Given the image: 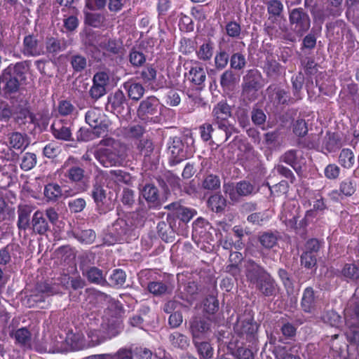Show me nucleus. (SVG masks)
Returning a JSON list of instances; mask_svg holds the SVG:
<instances>
[{
	"label": "nucleus",
	"instance_id": "54",
	"mask_svg": "<svg viewBox=\"0 0 359 359\" xmlns=\"http://www.w3.org/2000/svg\"><path fill=\"white\" fill-rule=\"evenodd\" d=\"M147 130L145 127L141 124H134L129 126L126 128V134L129 138L140 140L143 137Z\"/></svg>",
	"mask_w": 359,
	"mask_h": 359
},
{
	"label": "nucleus",
	"instance_id": "61",
	"mask_svg": "<svg viewBox=\"0 0 359 359\" xmlns=\"http://www.w3.org/2000/svg\"><path fill=\"white\" fill-rule=\"evenodd\" d=\"M74 236L81 243L91 244L94 242L96 235L92 229H86L74 233Z\"/></svg>",
	"mask_w": 359,
	"mask_h": 359
},
{
	"label": "nucleus",
	"instance_id": "2",
	"mask_svg": "<svg viewBox=\"0 0 359 359\" xmlns=\"http://www.w3.org/2000/svg\"><path fill=\"white\" fill-rule=\"evenodd\" d=\"M104 146L96 149L94 152L95 158L105 168L120 166L125 161V154L120 143L114 139H103L100 142Z\"/></svg>",
	"mask_w": 359,
	"mask_h": 359
},
{
	"label": "nucleus",
	"instance_id": "46",
	"mask_svg": "<svg viewBox=\"0 0 359 359\" xmlns=\"http://www.w3.org/2000/svg\"><path fill=\"white\" fill-rule=\"evenodd\" d=\"M214 60L216 69L222 70L225 69L229 61L228 51L225 48L219 47V50L215 54Z\"/></svg>",
	"mask_w": 359,
	"mask_h": 359
},
{
	"label": "nucleus",
	"instance_id": "35",
	"mask_svg": "<svg viewBox=\"0 0 359 359\" xmlns=\"http://www.w3.org/2000/svg\"><path fill=\"white\" fill-rule=\"evenodd\" d=\"M200 340L201 339H196L192 341L200 358H211L214 353L212 345L208 341H201Z\"/></svg>",
	"mask_w": 359,
	"mask_h": 359
},
{
	"label": "nucleus",
	"instance_id": "60",
	"mask_svg": "<svg viewBox=\"0 0 359 359\" xmlns=\"http://www.w3.org/2000/svg\"><path fill=\"white\" fill-rule=\"evenodd\" d=\"M230 67L231 69L242 70L246 65V60L245 56L241 53H235L232 54L230 59Z\"/></svg>",
	"mask_w": 359,
	"mask_h": 359
},
{
	"label": "nucleus",
	"instance_id": "28",
	"mask_svg": "<svg viewBox=\"0 0 359 359\" xmlns=\"http://www.w3.org/2000/svg\"><path fill=\"white\" fill-rule=\"evenodd\" d=\"M341 146L339 135L334 133H327L322 139L320 150H325L328 152H334Z\"/></svg>",
	"mask_w": 359,
	"mask_h": 359
},
{
	"label": "nucleus",
	"instance_id": "1",
	"mask_svg": "<svg viewBox=\"0 0 359 359\" xmlns=\"http://www.w3.org/2000/svg\"><path fill=\"white\" fill-rule=\"evenodd\" d=\"M247 280L264 297L276 296L278 285L271 275L255 261L249 259L245 265Z\"/></svg>",
	"mask_w": 359,
	"mask_h": 359
},
{
	"label": "nucleus",
	"instance_id": "18",
	"mask_svg": "<svg viewBox=\"0 0 359 359\" xmlns=\"http://www.w3.org/2000/svg\"><path fill=\"white\" fill-rule=\"evenodd\" d=\"M29 228L39 235H45L50 231V227L43 212L37 210L33 214Z\"/></svg>",
	"mask_w": 359,
	"mask_h": 359
},
{
	"label": "nucleus",
	"instance_id": "37",
	"mask_svg": "<svg viewBox=\"0 0 359 359\" xmlns=\"http://www.w3.org/2000/svg\"><path fill=\"white\" fill-rule=\"evenodd\" d=\"M208 205L212 211L221 212L226 206V199L219 193L215 194L209 197Z\"/></svg>",
	"mask_w": 359,
	"mask_h": 359
},
{
	"label": "nucleus",
	"instance_id": "62",
	"mask_svg": "<svg viewBox=\"0 0 359 359\" xmlns=\"http://www.w3.org/2000/svg\"><path fill=\"white\" fill-rule=\"evenodd\" d=\"M88 94L90 99L94 102H96L107 94V88L102 85H99L93 82V85L90 88Z\"/></svg>",
	"mask_w": 359,
	"mask_h": 359
},
{
	"label": "nucleus",
	"instance_id": "25",
	"mask_svg": "<svg viewBox=\"0 0 359 359\" xmlns=\"http://www.w3.org/2000/svg\"><path fill=\"white\" fill-rule=\"evenodd\" d=\"M82 274L90 283L105 286L107 285V280L103 274L102 270L96 266L82 268Z\"/></svg>",
	"mask_w": 359,
	"mask_h": 359
},
{
	"label": "nucleus",
	"instance_id": "5",
	"mask_svg": "<svg viewBox=\"0 0 359 359\" xmlns=\"http://www.w3.org/2000/svg\"><path fill=\"white\" fill-rule=\"evenodd\" d=\"M76 162V160L73 157H69L63 165V168L66 169L64 176L68 180V182L76 185L78 192L85 191L88 189V175L83 168L74 164L70 165V162Z\"/></svg>",
	"mask_w": 359,
	"mask_h": 359
},
{
	"label": "nucleus",
	"instance_id": "59",
	"mask_svg": "<svg viewBox=\"0 0 359 359\" xmlns=\"http://www.w3.org/2000/svg\"><path fill=\"white\" fill-rule=\"evenodd\" d=\"M277 235L273 232H264L259 237V241L266 248H273L277 243Z\"/></svg>",
	"mask_w": 359,
	"mask_h": 359
},
{
	"label": "nucleus",
	"instance_id": "6",
	"mask_svg": "<svg viewBox=\"0 0 359 359\" xmlns=\"http://www.w3.org/2000/svg\"><path fill=\"white\" fill-rule=\"evenodd\" d=\"M223 191L227 194L233 203H238L241 197H248L256 194L259 189L252 183L247 180H242L233 183H224Z\"/></svg>",
	"mask_w": 359,
	"mask_h": 359
},
{
	"label": "nucleus",
	"instance_id": "10",
	"mask_svg": "<svg viewBox=\"0 0 359 359\" xmlns=\"http://www.w3.org/2000/svg\"><path fill=\"white\" fill-rule=\"evenodd\" d=\"M106 109L117 116H125L129 113L128 100L122 90H117L108 95Z\"/></svg>",
	"mask_w": 359,
	"mask_h": 359
},
{
	"label": "nucleus",
	"instance_id": "58",
	"mask_svg": "<svg viewBox=\"0 0 359 359\" xmlns=\"http://www.w3.org/2000/svg\"><path fill=\"white\" fill-rule=\"evenodd\" d=\"M280 332L286 339H293L297 334V327L292 323L282 320Z\"/></svg>",
	"mask_w": 359,
	"mask_h": 359
},
{
	"label": "nucleus",
	"instance_id": "47",
	"mask_svg": "<svg viewBox=\"0 0 359 359\" xmlns=\"http://www.w3.org/2000/svg\"><path fill=\"white\" fill-rule=\"evenodd\" d=\"M130 223L123 218L117 219L112 224L111 231L117 236L126 235L131 229Z\"/></svg>",
	"mask_w": 359,
	"mask_h": 359
},
{
	"label": "nucleus",
	"instance_id": "52",
	"mask_svg": "<svg viewBox=\"0 0 359 359\" xmlns=\"http://www.w3.org/2000/svg\"><path fill=\"white\" fill-rule=\"evenodd\" d=\"M169 338L172 346L184 350L189 346L188 337L182 333L174 332L170 335Z\"/></svg>",
	"mask_w": 359,
	"mask_h": 359
},
{
	"label": "nucleus",
	"instance_id": "33",
	"mask_svg": "<svg viewBox=\"0 0 359 359\" xmlns=\"http://www.w3.org/2000/svg\"><path fill=\"white\" fill-rule=\"evenodd\" d=\"M267 12L269 15V21L276 22L277 19L281 17L284 6L279 0H269L266 2Z\"/></svg>",
	"mask_w": 359,
	"mask_h": 359
},
{
	"label": "nucleus",
	"instance_id": "50",
	"mask_svg": "<svg viewBox=\"0 0 359 359\" xmlns=\"http://www.w3.org/2000/svg\"><path fill=\"white\" fill-rule=\"evenodd\" d=\"M220 185L221 182L219 177L213 174L206 175L202 182L203 188L210 191L219 189Z\"/></svg>",
	"mask_w": 359,
	"mask_h": 359
},
{
	"label": "nucleus",
	"instance_id": "63",
	"mask_svg": "<svg viewBox=\"0 0 359 359\" xmlns=\"http://www.w3.org/2000/svg\"><path fill=\"white\" fill-rule=\"evenodd\" d=\"M356 183L353 180L347 179L340 184V193L346 196H352L355 191Z\"/></svg>",
	"mask_w": 359,
	"mask_h": 359
},
{
	"label": "nucleus",
	"instance_id": "30",
	"mask_svg": "<svg viewBox=\"0 0 359 359\" xmlns=\"http://www.w3.org/2000/svg\"><path fill=\"white\" fill-rule=\"evenodd\" d=\"M63 13V22L65 28L69 31H74L79 25V20L76 15L78 11L74 7H69V8H62Z\"/></svg>",
	"mask_w": 359,
	"mask_h": 359
},
{
	"label": "nucleus",
	"instance_id": "55",
	"mask_svg": "<svg viewBox=\"0 0 359 359\" xmlns=\"http://www.w3.org/2000/svg\"><path fill=\"white\" fill-rule=\"evenodd\" d=\"M147 290L155 296H161L168 292V287L161 281H152L148 283Z\"/></svg>",
	"mask_w": 359,
	"mask_h": 359
},
{
	"label": "nucleus",
	"instance_id": "13",
	"mask_svg": "<svg viewBox=\"0 0 359 359\" xmlns=\"http://www.w3.org/2000/svg\"><path fill=\"white\" fill-rule=\"evenodd\" d=\"M50 132L57 140L74 141L70 123L62 119L55 120L50 126Z\"/></svg>",
	"mask_w": 359,
	"mask_h": 359
},
{
	"label": "nucleus",
	"instance_id": "51",
	"mask_svg": "<svg viewBox=\"0 0 359 359\" xmlns=\"http://www.w3.org/2000/svg\"><path fill=\"white\" fill-rule=\"evenodd\" d=\"M99 46L104 50L114 55H118L122 49L121 46L114 39H105L99 43Z\"/></svg>",
	"mask_w": 359,
	"mask_h": 359
},
{
	"label": "nucleus",
	"instance_id": "53",
	"mask_svg": "<svg viewBox=\"0 0 359 359\" xmlns=\"http://www.w3.org/2000/svg\"><path fill=\"white\" fill-rule=\"evenodd\" d=\"M341 274L346 278L355 280L359 284V266L355 264H346L342 270Z\"/></svg>",
	"mask_w": 359,
	"mask_h": 359
},
{
	"label": "nucleus",
	"instance_id": "12",
	"mask_svg": "<svg viewBox=\"0 0 359 359\" xmlns=\"http://www.w3.org/2000/svg\"><path fill=\"white\" fill-rule=\"evenodd\" d=\"M164 209L169 212L168 217H176L184 223L189 222L193 217L196 214L194 209H191L182 205L181 201H175L165 205Z\"/></svg>",
	"mask_w": 359,
	"mask_h": 359
},
{
	"label": "nucleus",
	"instance_id": "45",
	"mask_svg": "<svg viewBox=\"0 0 359 359\" xmlns=\"http://www.w3.org/2000/svg\"><path fill=\"white\" fill-rule=\"evenodd\" d=\"M44 195L48 201L55 202L62 196V189L57 184H48L44 188Z\"/></svg>",
	"mask_w": 359,
	"mask_h": 359
},
{
	"label": "nucleus",
	"instance_id": "7",
	"mask_svg": "<svg viewBox=\"0 0 359 359\" xmlns=\"http://www.w3.org/2000/svg\"><path fill=\"white\" fill-rule=\"evenodd\" d=\"M86 122L97 133V137L102 136L107 131L109 127V120L102 110L98 107L90 108L85 116Z\"/></svg>",
	"mask_w": 359,
	"mask_h": 359
},
{
	"label": "nucleus",
	"instance_id": "21",
	"mask_svg": "<svg viewBox=\"0 0 359 359\" xmlns=\"http://www.w3.org/2000/svg\"><path fill=\"white\" fill-rule=\"evenodd\" d=\"M168 150L171 154L172 163L173 164L179 163L186 157L184 144L179 137L175 136L170 138Z\"/></svg>",
	"mask_w": 359,
	"mask_h": 359
},
{
	"label": "nucleus",
	"instance_id": "34",
	"mask_svg": "<svg viewBox=\"0 0 359 359\" xmlns=\"http://www.w3.org/2000/svg\"><path fill=\"white\" fill-rule=\"evenodd\" d=\"M69 62L74 72L81 73L88 67V58L80 53H74L69 57Z\"/></svg>",
	"mask_w": 359,
	"mask_h": 359
},
{
	"label": "nucleus",
	"instance_id": "36",
	"mask_svg": "<svg viewBox=\"0 0 359 359\" xmlns=\"http://www.w3.org/2000/svg\"><path fill=\"white\" fill-rule=\"evenodd\" d=\"M91 196L97 206L100 207L102 205L107 197V192L104 185L101 182H96L93 185Z\"/></svg>",
	"mask_w": 359,
	"mask_h": 359
},
{
	"label": "nucleus",
	"instance_id": "9",
	"mask_svg": "<svg viewBox=\"0 0 359 359\" xmlns=\"http://www.w3.org/2000/svg\"><path fill=\"white\" fill-rule=\"evenodd\" d=\"M189 330L192 337V341L202 339L211 332L212 323L207 317H194L189 320Z\"/></svg>",
	"mask_w": 359,
	"mask_h": 359
},
{
	"label": "nucleus",
	"instance_id": "20",
	"mask_svg": "<svg viewBox=\"0 0 359 359\" xmlns=\"http://www.w3.org/2000/svg\"><path fill=\"white\" fill-rule=\"evenodd\" d=\"M317 297L311 287H306L302 294L301 307L304 312L313 313L317 308Z\"/></svg>",
	"mask_w": 359,
	"mask_h": 359
},
{
	"label": "nucleus",
	"instance_id": "4",
	"mask_svg": "<svg viewBox=\"0 0 359 359\" xmlns=\"http://www.w3.org/2000/svg\"><path fill=\"white\" fill-rule=\"evenodd\" d=\"M27 67L24 62H18L13 67L8 66L0 74V90L5 95L17 93L25 81Z\"/></svg>",
	"mask_w": 359,
	"mask_h": 359
},
{
	"label": "nucleus",
	"instance_id": "48",
	"mask_svg": "<svg viewBox=\"0 0 359 359\" xmlns=\"http://www.w3.org/2000/svg\"><path fill=\"white\" fill-rule=\"evenodd\" d=\"M273 99L274 102L277 104L281 105H288L290 104L294 103V100L290 97L288 92L280 88H275Z\"/></svg>",
	"mask_w": 359,
	"mask_h": 359
},
{
	"label": "nucleus",
	"instance_id": "3",
	"mask_svg": "<svg viewBox=\"0 0 359 359\" xmlns=\"http://www.w3.org/2000/svg\"><path fill=\"white\" fill-rule=\"evenodd\" d=\"M289 24L292 32L286 27H280L283 34L282 38L289 41H294L295 34L298 36H302L311 27V19L308 13L301 7L289 9Z\"/></svg>",
	"mask_w": 359,
	"mask_h": 359
},
{
	"label": "nucleus",
	"instance_id": "23",
	"mask_svg": "<svg viewBox=\"0 0 359 359\" xmlns=\"http://www.w3.org/2000/svg\"><path fill=\"white\" fill-rule=\"evenodd\" d=\"M34 210V207L27 204H20L18 207L17 226L20 231H25L31 225L30 215Z\"/></svg>",
	"mask_w": 359,
	"mask_h": 359
},
{
	"label": "nucleus",
	"instance_id": "41",
	"mask_svg": "<svg viewBox=\"0 0 359 359\" xmlns=\"http://www.w3.org/2000/svg\"><path fill=\"white\" fill-rule=\"evenodd\" d=\"M213 42L210 40H208L196 50V55L198 58L202 61H208L213 55Z\"/></svg>",
	"mask_w": 359,
	"mask_h": 359
},
{
	"label": "nucleus",
	"instance_id": "22",
	"mask_svg": "<svg viewBox=\"0 0 359 359\" xmlns=\"http://www.w3.org/2000/svg\"><path fill=\"white\" fill-rule=\"evenodd\" d=\"M22 52L26 56L36 57L43 53V50L36 37L29 34L24 38Z\"/></svg>",
	"mask_w": 359,
	"mask_h": 359
},
{
	"label": "nucleus",
	"instance_id": "24",
	"mask_svg": "<svg viewBox=\"0 0 359 359\" xmlns=\"http://www.w3.org/2000/svg\"><path fill=\"white\" fill-rule=\"evenodd\" d=\"M71 44V40L50 36L46 38V49L47 53L55 55L60 52L65 50Z\"/></svg>",
	"mask_w": 359,
	"mask_h": 359
},
{
	"label": "nucleus",
	"instance_id": "56",
	"mask_svg": "<svg viewBox=\"0 0 359 359\" xmlns=\"http://www.w3.org/2000/svg\"><path fill=\"white\" fill-rule=\"evenodd\" d=\"M301 65L303 66L305 73L308 76H312L318 72V65L314 59L311 57H302L300 59Z\"/></svg>",
	"mask_w": 359,
	"mask_h": 359
},
{
	"label": "nucleus",
	"instance_id": "16",
	"mask_svg": "<svg viewBox=\"0 0 359 359\" xmlns=\"http://www.w3.org/2000/svg\"><path fill=\"white\" fill-rule=\"evenodd\" d=\"M217 130L213 134L215 140L212 143H216L219 147L222 143L227 142L233 133H238L239 130L233 124L229 123L217 126Z\"/></svg>",
	"mask_w": 359,
	"mask_h": 359
},
{
	"label": "nucleus",
	"instance_id": "32",
	"mask_svg": "<svg viewBox=\"0 0 359 359\" xmlns=\"http://www.w3.org/2000/svg\"><path fill=\"white\" fill-rule=\"evenodd\" d=\"M205 79L206 74L203 67L199 65L198 62L195 61L189 71V79L195 85L200 86L204 83Z\"/></svg>",
	"mask_w": 359,
	"mask_h": 359
},
{
	"label": "nucleus",
	"instance_id": "11",
	"mask_svg": "<svg viewBox=\"0 0 359 359\" xmlns=\"http://www.w3.org/2000/svg\"><path fill=\"white\" fill-rule=\"evenodd\" d=\"M279 159L280 162L291 166L299 176L302 175L303 168L306 163L302 151L295 149H289L284 152Z\"/></svg>",
	"mask_w": 359,
	"mask_h": 359
},
{
	"label": "nucleus",
	"instance_id": "40",
	"mask_svg": "<svg viewBox=\"0 0 359 359\" xmlns=\"http://www.w3.org/2000/svg\"><path fill=\"white\" fill-rule=\"evenodd\" d=\"M299 144L307 149H320V134H311L306 137L299 140Z\"/></svg>",
	"mask_w": 359,
	"mask_h": 359
},
{
	"label": "nucleus",
	"instance_id": "43",
	"mask_svg": "<svg viewBox=\"0 0 359 359\" xmlns=\"http://www.w3.org/2000/svg\"><path fill=\"white\" fill-rule=\"evenodd\" d=\"M11 336H13L16 342L26 348L31 347V333L25 327L17 330Z\"/></svg>",
	"mask_w": 359,
	"mask_h": 359
},
{
	"label": "nucleus",
	"instance_id": "19",
	"mask_svg": "<svg viewBox=\"0 0 359 359\" xmlns=\"http://www.w3.org/2000/svg\"><path fill=\"white\" fill-rule=\"evenodd\" d=\"M7 141L10 149L24 151L29 144L27 135L17 131L9 133Z\"/></svg>",
	"mask_w": 359,
	"mask_h": 359
},
{
	"label": "nucleus",
	"instance_id": "38",
	"mask_svg": "<svg viewBox=\"0 0 359 359\" xmlns=\"http://www.w3.org/2000/svg\"><path fill=\"white\" fill-rule=\"evenodd\" d=\"M147 217V210L146 208L140 207L135 211L130 213V224L131 227H138L143 226Z\"/></svg>",
	"mask_w": 359,
	"mask_h": 359
},
{
	"label": "nucleus",
	"instance_id": "17",
	"mask_svg": "<svg viewBox=\"0 0 359 359\" xmlns=\"http://www.w3.org/2000/svg\"><path fill=\"white\" fill-rule=\"evenodd\" d=\"M213 123L217 126L229 123V118L231 116V108L225 102H219L213 108L212 111Z\"/></svg>",
	"mask_w": 359,
	"mask_h": 359
},
{
	"label": "nucleus",
	"instance_id": "57",
	"mask_svg": "<svg viewBox=\"0 0 359 359\" xmlns=\"http://www.w3.org/2000/svg\"><path fill=\"white\" fill-rule=\"evenodd\" d=\"M109 175L117 183L130 184L132 181L130 175L121 170H112L109 172Z\"/></svg>",
	"mask_w": 359,
	"mask_h": 359
},
{
	"label": "nucleus",
	"instance_id": "14",
	"mask_svg": "<svg viewBox=\"0 0 359 359\" xmlns=\"http://www.w3.org/2000/svg\"><path fill=\"white\" fill-rule=\"evenodd\" d=\"M140 195L147 201L149 208L159 209L164 202L160 198L158 187L152 184L143 186L140 189Z\"/></svg>",
	"mask_w": 359,
	"mask_h": 359
},
{
	"label": "nucleus",
	"instance_id": "31",
	"mask_svg": "<svg viewBox=\"0 0 359 359\" xmlns=\"http://www.w3.org/2000/svg\"><path fill=\"white\" fill-rule=\"evenodd\" d=\"M139 154L144 156V160L150 161L154 156V144L151 138H142L136 143Z\"/></svg>",
	"mask_w": 359,
	"mask_h": 359
},
{
	"label": "nucleus",
	"instance_id": "44",
	"mask_svg": "<svg viewBox=\"0 0 359 359\" xmlns=\"http://www.w3.org/2000/svg\"><path fill=\"white\" fill-rule=\"evenodd\" d=\"M237 82L238 78L231 69L225 70L220 76V85L224 89L232 88Z\"/></svg>",
	"mask_w": 359,
	"mask_h": 359
},
{
	"label": "nucleus",
	"instance_id": "15",
	"mask_svg": "<svg viewBox=\"0 0 359 359\" xmlns=\"http://www.w3.org/2000/svg\"><path fill=\"white\" fill-rule=\"evenodd\" d=\"M262 74L256 69H250L243 76V93L249 94L252 91H257L262 87Z\"/></svg>",
	"mask_w": 359,
	"mask_h": 359
},
{
	"label": "nucleus",
	"instance_id": "8",
	"mask_svg": "<svg viewBox=\"0 0 359 359\" xmlns=\"http://www.w3.org/2000/svg\"><path fill=\"white\" fill-rule=\"evenodd\" d=\"M159 101L154 96H149L142 100L137 109V117L145 123L155 121L159 114Z\"/></svg>",
	"mask_w": 359,
	"mask_h": 359
},
{
	"label": "nucleus",
	"instance_id": "39",
	"mask_svg": "<svg viewBox=\"0 0 359 359\" xmlns=\"http://www.w3.org/2000/svg\"><path fill=\"white\" fill-rule=\"evenodd\" d=\"M51 115L48 111H41L38 113L36 116H31V121L34 123L40 131H45L47 130Z\"/></svg>",
	"mask_w": 359,
	"mask_h": 359
},
{
	"label": "nucleus",
	"instance_id": "49",
	"mask_svg": "<svg viewBox=\"0 0 359 359\" xmlns=\"http://www.w3.org/2000/svg\"><path fill=\"white\" fill-rule=\"evenodd\" d=\"M340 165L346 168H351L355 163V156L349 149H343L339 156Z\"/></svg>",
	"mask_w": 359,
	"mask_h": 359
},
{
	"label": "nucleus",
	"instance_id": "64",
	"mask_svg": "<svg viewBox=\"0 0 359 359\" xmlns=\"http://www.w3.org/2000/svg\"><path fill=\"white\" fill-rule=\"evenodd\" d=\"M36 163V156L33 153H25L20 163V168L24 170H29L33 168Z\"/></svg>",
	"mask_w": 359,
	"mask_h": 359
},
{
	"label": "nucleus",
	"instance_id": "29",
	"mask_svg": "<svg viewBox=\"0 0 359 359\" xmlns=\"http://www.w3.org/2000/svg\"><path fill=\"white\" fill-rule=\"evenodd\" d=\"M123 89L126 91L130 99L134 101L140 100L144 95L145 89L143 86L133 80H129L123 84Z\"/></svg>",
	"mask_w": 359,
	"mask_h": 359
},
{
	"label": "nucleus",
	"instance_id": "26",
	"mask_svg": "<svg viewBox=\"0 0 359 359\" xmlns=\"http://www.w3.org/2000/svg\"><path fill=\"white\" fill-rule=\"evenodd\" d=\"M266 77L276 81L281 75L283 67L281 65L272 57H267L263 67Z\"/></svg>",
	"mask_w": 359,
	"mask_h": 359
},
{
	"label": "nucleus",
	"instance_id": "27",
	"mask_svg": "<svg viewBox=\"0 0 359 359\" xmlns=\"http://www.w3.org/2000/svg\"><path fill=\"white\" fill-rule=\"evenodd\" d=\"M258 326L257 323L252 322V320H238L234 326V330L240 335H246L247 338H254L255 334L257 332Z\"/></svg>",
	"mask_w": 359,
	"mask_h": 359
},
{
	"label": "nucleus",
	"instance_id": "42",
	"mask_svg": "<svg viewBox=\"0 0 359 359\" xmlns=\"http://www.w3.org/2000/svg\"><path fill=\"white\" fill-rule=\"evenodd\" d=\"M346 314H353L356 323L359 325V287L356 288L353 298L349 301L345 309Z\"/></svg>",
	"mask_w": 359,
	"mask_h": 359
}]
</instances>
